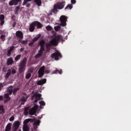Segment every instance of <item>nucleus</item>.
Here are the masks:
<instances>
[{
	"label": "nucleus",
	"instance_id": "6e6552de",
	"mask_svg": "<svg viewBox=\"0 0 131 131\" xmlns=\"http://www.w3.org/2000/svg\"><path fill=\"white\" fill-rule=\"evenodd\" d=\"M19 126H20V121H19L18 120L14 121L12 125V131L17 130Z\"/></svg>",
	"mask_w": 131,
	"mask_h": 131
},
{
	"label": "nucleus",
	"instance_id": "c03bdc74",
	"mask_svg": "<svg viewBox=\"0 0 131 131\" xmlns=\"http://www.w3.org/2000/svg\"><path fill=\"white\" fill-rule=\"evenodd\" d=\"M50 72H51V71L49 70H48V69H46V70H45V74H49Z\"/></svg>",
	"mask_w": 131,
	"mask_h": 131
},
{
	"label": "nucleus",
	"instance_id": "f8f14e48",
	"mask_svg": "<svg viewBox=\"0 0 131 131\" xmlns=\"http://www.w3.org/2000/svg\"><path fill=\"white\" fill-rule=\"evenodd\" d=\"M35 24L34 21L32 22L30 25V27H29V31L30 32H33L35 28Z\"/></svg>",
	"mask_w": 131,
	"mask_h": 131
},
{
	"label": "nucleus",
	"instance_id": "bf43d9fd",
	"mask_svg": "<svg viewBox=\"0 0 131 131\" xmlns=\"http://www.w3.org/2000/svg\"><path fill=\"white\" fill-rule=\"evenodd\" d=\"M13 88V86H10L9 87V89H10V88Z\"/></svg>",
	"mask_w": 131,
	"mask_h": 131
},
{
	"label": "nucleus",
	"instance_id": "7c9ffc66",
	"mask_svg": "<svg viewBox=\"0 0 131 131\" xmlns=\"http://www.w3.org/2000/svg\"><path fill=\"white\" fill-rule=\"evenodd\" d=\"M42 55V53L38 52V53L35 56V59L39 58V57H41Z\"/></svg>",
	"mask_w": 131,
	"mask_h": 131
},
{
	"label": "nucleus",
	"instance_id": "7ed1b4c3",
	"mask_svg": "<svg viewBox=\"0 0 131 131\" xmlns=\"http://www.w3.org/2000/svg\"><path fill=\"white\" fill-rule=\"evenodd\" d=\"M27 63V58L25 57L20 62L19 65L18 72L20 74H22L25 71V66Z\"/></svg>",
	"mask_w": 131,
	"mask_h": 131
},
{
	"label": "nucleus",
	"instance_id": "603ef678",
	"mask_svg": "<svg viewBox=\"0 0 131 131\" xmlns=\"http://www.w3.org/2000/svg\"><path fill=\"white\" fill-rule=\"evenodd\" d=\"M3 87H4L3 83H0V91H2V88H3Z\"/></svg>",
	"mask_w": 131,
	"mask_h": 131
},
{
	"label": "nucleus",
	"instance_id": "473e14b6",
	"mask_svg": "<svg viewBox=\"0 0 131 131\" xmlns=\"http://www.w3.org/2000/svg\"><path fill=\"white\" fill-rule=\"evenodd\" d=\"M19 10H20V7L18 6H17L15 9V15H18L19 13H18V12H19Z\"/></svg>",
	"mask_w": 131,
	"mask_h": 131
},
{
	"label": "nucleus",
	"instance_id": "09e8293b",
	"mask_svg": "<svg viewBox=\"0 0 131 131\" xmlns=\"http://www.w3.org/2000/svg\"><path fill=\"white\" fill-rule=\"evenodd\" d=\"M11 51L8 50V52H7V56L8 57H10L11 56Z\"/></svg>",
	"mask_w": 131,
	"mask_h": 131
},
{
	"label": "nucleus",
	"instance_id": "8fccbe9b",
	"mask_svg": "<svg viewBox=\"0 0 131 131\" xmlns=\"http://www.w3.org/2000/svg\"><path fill=\"white\" fill-rule=\"evenodd\" d=\"M34 44V42L33 41H32L31 42H30L29 43V46H32Z\"/></svg>",
	"mask_w": 131,
	"mask_h": 131
},
{
	"label": "nucleus",
	"instance_id": "f257e3e1",
	"mask_svg": "<svg viewBox=\"0 0 131 131\" xmlns=\"http://www.w3.org/2000/svg\"><path fill=\"white\" fill-rule=\"evenodd\" d=\"M62 40V37L61 35H57L53 38L50 42L46 43L45 46L46 47L47 51H50L51 48L53 46L56 47L58 45L60 41Z\"/></svg>",
	"mask_w": 131,
	"mask_h": 131
},
{
	"label": "nucleus",
	"instance_id": "39448f33",
	"mask_svg": "<svg viewBox=\"0 0 131 131\" xmlns=\"http://www.w3.org/2000/svg\"><path fill=\"white\" fill-rule=\"evenodd\" d=\"M61 57L62 55L59 52H55L51 55V58H54L55 60H58L59 58H61Z\"/></svg>",
	"mask_w": 131,
	"mask_h": 131
},
{
	"label": "nucleus",
	"instance_id": "393cba45",
	"mask_svg": "<svg viewBox=\"0 0 131 131\" xmlns=\"http://www.w3.org/2000/svg\"><path fill=\"white\" fill-rule=\"evenodd\" d=\"M34 1L35 4H36V5L38 6V7H40L42 4L41 0H34Z\"/></svg>",
	"mask_w": 131,
	"mask_h": 131
},
{
	"label": "nucleus",
	"instance_id": "2f4dec72",
	"mask_svg": "<svg viewBox=\"0 0 131 131\" xmlns=\"http://www.w3.org/2000/svg\"><path fill=\"white\" fill-rule=\"evenodd\" d=\"M40 36H41V35H38L37 37H34V38H33V39L32 40L33 42L34 43H35V42H36V41L39 39V38L40 37Z\"/></svg>",
	"mask_w": 131,
	"mask_h": 131
},
{
	"label": "nucleus",
	"instance_id": "f704fd0d",
	"mask_svg": "<svg viewBox=\"0 0 131 131\" xmlns=\"http://www.w3.org/2000/svg\"><path fill=\"white\" fill-rule=\"evenodd\" d=\"M73 8L72 5H68V6L65 8V10H71Z\"/></svg>",
	"mask_w": 131,
	"mask_h": 131
},
{
	"label": "nucleus",
	"instance_id": "aec40b11",
	"mask_svg": "<svg viewBox=\"0 0 131 131\" xmlns=\"http://www.w3.org/2000/svg\"><path fill=\"white\" fill-rule=\"evenodd\" d=\"M12 129V123H9L6 125L5 131H10Z\"/></svg>",
	"mask_w": 131,
	"mask_h": 131
},
{
	"label": "nucleus",
	"instance_id": "a19ab883",
	"mask_svg": "<svg viewBox=\"0 0 131 131\" xmlns=\"http://www.w3.org/2000/svg\"><path fill=\"white\" fill-rule=\"evenodd\" d=\"M60 29V27L59 26H57L54 27V29L56 31H58Z\"/></svg>",
	"mask_w": 131,
	"mask_h": 131
},
{
	"label": "nucleus",
	"instance_id": "5701e85b",
	"mask_svg": "<svg viewBox=\"0 0 131 131\" xmlns=\"http://www.w3.org/2000/svg\"><path fill=\"white\" fill-rule=\"evenodd\" d=\"M23 131H29L30 130V128L28 126V124H24L23 127Z\"/></svg>",
	"mask_w": 131,
	"mask_h": 131
},
{
	"label": "nucleus",
	"instance_id": "c9c22d12",
	"mask_svg": "<svg viewBox=\"0 0 131 131\" xmlns=\"http://www.w3.org/2000/svg\"><path fill=\"white\" fill-rule=\"evenodd\" d=\"M0 39L4 41L6 40V35L4 34L2 35L0 37Z\"/></svg>",
	"mask_w": 131,
	"mask_h": 131
},
{
	"label": "nucleus",
	"instance_id": "4468645a",
	"mask_svg": "<svg viewBox=\"0 0 131 131\" xmlns=\"http://www.w3.org/2000/svg\"><path fill=\"white\" fill-rule=\"evenodd\" d=\"M34 24L35 27H36L37 29H39L42 28V25L39 21H34Z\"/></svg>",
	"mask_w": 131,
	"mask_h": 131
},
{
	"label": "nucleus",
	"instance_id": "a878e982",
	"mask_svg": "<svg viewBox=\"0 0 131 131\" xmlns=\"http://www.w3.org/2000/svg\"><path fill=\"white\" fill-rule=\"evenodd\" d=\"M33 121L32 119H27L24 121V125H27L29 122Z\"/></svg>",
	"mask_w": 131,
	"mask_h": 131
},
{
	"label": "nucleus",
	"instance_id": "3c124183",
	"mask_svg": "<svg viewBox=\"0 0 131 131\" xmlns=\"http://www.w3.org/2000/svg\"><path fill=\"white\" fill-rule=\"evenodd\" d=\"M1 22V26H3L4 25V24H5V20H0Z\"/></svg>",
	"mask_w": 131,
	"mask_h": 131
},
{
	"label": "nucleus",
	"instance_id": "9b49d317",
	"mask_svg": "<svg viewBox=\"0 0 131 131\" xmlns=\"http://www.w3.org/2000/svg\"><path fill=\"white\" fill-rule=\"evenodd\" d=\"M21 1L22 0H11L9 3V5L10 6H17L19 3H21Z\"/></svg>",
	"mask_w": 131,
	"mask_h": 131
},
{
	"label": "nucleus",
	"instance_id": "a211bd4d",
	"mask_svg": "<svg viewBox=\"0 0 131 131\" xmlns=\"http://www.w3.org/2000/svg\"><path fill=\"white\" fill-rule=\"evenodd\" d=\"M35 96V98H36L38 100H41V95L40 94H34L33 96H32L31 100H33L34 97Z\"/></svg>",
	"mask_w": 131,
	"mask_h": 131
},
{
	"label": "nucleus",
	"instance_id": "13d9d810",
	"mask_svg": "<svg viewBox=\"0 0 131 131\" xmlns=\"http://www.w3.org/2000/svg\"><path fill=\"white\" fill-rule=\"evenodd\" d=\"M20 51L21 52H23L24 51V48H21L20 49Z\"/></svg>",
	"mask_w": 131,
	"mask_h": 131
},
{
	"label": "nucleus",
	"instance_id": "ea45409f",
	"mask_svg": "<svg viewBox=\"0 0 131 131\" xmlns=\"http://www.w3.org/2000/svg\"><path fill=\"white\" fill-rule=\"evenodd\" d=\"M46 29L47 31H51L52 30V28L50 26H48L46 27Z\"/></svg>",
	"mask_w": 131,
	"mask_h": 131
},
{
	"label": "nucleus",
	"instance_id": "37998d69",
	"mask_svg": "<svg viewBox=\"0 0 131 131\" xmlns=\"http://www.w3.org/2000/svg\"><path fill=\"white\" fill-rule=\"evenodd\" d=\"M8 92H9V93H8L9 95V96H10V95H11L13 93V89H9V90H8Z\"/></svg>",
	"mask_w": 131,
	"mask_h": 131
},
{
	"label": "nucleus",
	"instance_id": "a18cd8bd",
	"mask_svg": "<svg viewBox=\"0 0 131 131\" xmlns=\"http://www.w3.org/2000/svg\"><path fill=\"white\" fill-rule=\"evenodd\" d=\"M15 119V117L14 116H11L10 118H9V121L10 122H12L14 121V120Z\"/></svg>",
	"mask_w": 131,
	"mask_h": 131
},
{
	"label": "nucleus",
	"instance_id": "9d476101",
	"mask_svg": "<svg viewBox=\"0 0 131 131\" xmlns=\"http://www.w3.org/2000/svg\"><path fill=\"white\" fill-rule=\"evenodd\" d=\"M45 67L44 66L40 67V69H39V71H38L39 78H41L42 76H43L44 73H45Z\"/></svg>",
	"mask_w": 131,
	"mask_h": 131
},
{
	"label": "nucleus",
	"instance_id": "dca6fc26",
	"mask_svg": "<svg viewBox=\"0 0 131 131\" xmlns=\"http://www.w3.org/2000/svg\"><path fill=\"white\" fill-rule=\"evenodd\" d=\"M46 79H43L40 80H38L37 82L38 85H42L46 83Z\"/></svg>",
	"mask_w": 131,
	"mask_h": 131
},
{
	"label": "nucleus",
	"instance_id": "052dcab7",
	"mask_svg": "<svg viewBox=\"0 0 131 131\" xmlns=\"http://www.w3.org/2000/svg\"><path fill=\"white\" fill-rule=\"evenodd\" d=\"M18 131H22V130L21 129H19Z\"/></svg>",
	"mask_w": 131,
	"mask_h": 131
},
{
	"label": "nucleus",
	"instance_id": "680f3d73",
	"mask_svg": "<svg viewBox=\"0 0 131 131\" xmlns=\"http://www.w3.org/2000/svg\"><path fill=\"white\" fill-rule=\"evenodd\" d=\"M36 128H37V126H36Z\"/></svg>",
	"mask_w": 131,
	"mask_h": 131
},
{
	"label": "nucleus",
	"instance_id": "5fc2aeb1",
	"mask_svg": "<svg viewBox=\"0 0 131 131\" xmlns=\"http://www.w3.org/2000/svg\"><path fill=\"white\" fill-rule=\"evenodd\" d=\"M16 25H17V23L16 22H14L13 25H12V27L13 28H15V27L16 26Z\"/></svg>",
	"mask_w": 131,
	"mask_h": 131
},
{
	"label": "nucleus",
	"instance_id": "864d4df0",
	"mask_svg": "<svg viewBox=\"0 0 131 131\" xmlns=\"http://www.w3.org/2000/svg\"><path fill=\"white\" fill-rule=\"evenodd\" d=\"M71 3L73 5H74L75 4H76V1L75 0H71Z\"/></svg>",
	"mask_w": 131,
	"mask_h": 131
},
{
	"label": "nucleus",
	"instance_id": "f03ea898",
	"mask_svg": "<svg viewBox=\"0 0 131 131\" xmlns=\"http://www.w3.org/2000/svg\"><path fill=\"white\" fill-rule=\"evenodd\" d=\"M65 5L66 2L64 1L57 3V4L54 5L53 9H51V13H55V12H58L57 10H62V9H63Z\"/></svg>",
	"mask_w": 131,
	"mask_h": 131
},
{
	"label": "nucleus",
	"instance_id": "49530a36",
	"mask_svg": "<svg viewBox=\"0 0 131 131\" xmlns=\"http://www.w3.org/2000/svg\"><path fill=\"white\" fill-rule=\"evenodd\" d=\"M28 2L29 1L28 0H24L23 3V6H25V5H26Z\"/></svg>",
	"mask_w": 131,
	"mask_h": 131
},
{
	"label": "nucleus",
	"instance_id": "de8ad7c7",
	"mask_svg": "<svg viewBox=\"0 0 131 131\" xmlns=\"http://www.w3.org/2000/svg\"><path fill=\"white\" fill-rule=\"evenodd\" d=\"M11 74H13V75L15 74H16V70L15 69H13L11 71Z\"/></svg>",
	"mask_w": 131,
	"mask_h": 131
},
{
	"label": "nucleus",
	"instance_id": "6e6d98bb",
	"mask_svg": "<svg viewBox=\"0 0 131 131\" xmlns=\"http://www.w3.org/2000/svg\"><path fill=\"white\" fill-rule=\"evenodd\" d=\"M38 101H39V100L35 97V99L34 101V103H37L38 102Z\"/></svg>",
	"mask_w": 131,
	"mask_h": 131
},
{
	"label": "nucleus",
	"instance_id": "c85d7f7f",
	"mask_svg": "<svg viewBox=\"0 0 131 131\" xmlns=\"http://www.w3.org/2000/svg\"><path fill=\"white\" fill-rule=\"evenodd\" d=\"M21 59V54L17 55L15 57V61L16 62H18V61L20 60Z\"/></svg>",
	"mask_w": 131,
	"mask_h": 131
},
{
	"label": "nucleus",
	"instance_id": "72a5a7b5",
	"mask_svg": "<svg viewBox=\"0 0 131 131\" xmlns=\"http://www.w3.org/2000/svg\"><path fill=\"white\" fill-rule=\"evenodd\" d=\"M19 91V88H15L13 90H12L13 94L16 95L17 92Z\"/></svg>",
	"mask_w": 131,
	"mask_h": 131
},
{
	"label": "nucleus",
	"instance_id": "b1692460",
	"mask_svg": "<svg viewBox=\"0 0 131 131\" xmlns=\"http://www.w3.org/2000/svg\"><path fill=\"white\" fill-rule=\"evenodd\" d=\"M62 71L61 69H60V70H56L53 71L54 74H59L61 75V74H62Z\"/></svg>",
	"mask_w": 131,
	"mask_h": 131
},
{
	"label": "nucleus",
	"instance_id": "6ab92c4d",
	"mask_svg": "<svg viewBox=\"0 0 131 131\" xmlns=\"http://www.w3.org/2000/svg\"><path fill=\"white\" fill-rule=\"evenodd\" d=\"M29 110H30V107L29 106H27V107H25L24 114L25 116H28V114H29Z\"/></svg>",
	"mask_w": 131,
	"mask_h": 131
},
{
	"label": "nucleus",
	"instance_id": "f3484780",
	"mask_svg": "<svg viewBox=\"0 0 131 131\" xmlns=\"http://www.w3.org/2000/svg\"><path fill=\"white\" fill-rule=\"evenodd\" d=\"M13 63H14V60H13V58H12L11 57L8 58L7 59L8 66H12V64Z\"/></svg>",
	"mask_w": 131,
	"mask_h": 131
},
{
	"label": "nucleus",
	"instance_id": "cd10ccee",
	"mask_svg": "<svg viewBox=\"0 0 131 131\" xmlns=\"http://www.w3.org/2000/svg\"><path fill=\"white\" fill-rule=\"evenodd\" d=\"M40 123V121L39 120H36V121H34V124H33L34 129H35V126L36 125H38V126L39 125Z\"/></svg>",
	"mask_w": 131,
	"mask_h": 131
},
{
	"label": "nucleus",
	"instance_id": "bb28decb",
	"mask_svg": "<svg viewBox=\"0 0 131 131\" xmlns=\"http://www.w3.org/2000/svg\"><path fill=\"white\" fill-rule=\"evenodd\" d=\"M18 42L19 43H21V44H23V45H27V43H28V40H18Z\"/></svg>",
	"mask_w": 131,
	"mask_h": 131
},
{
	"label": "nucleus",
	"instance_id": "4d7b16f0",
	"mask_svg": "<svg viewBox=\"0 0 131 131\" xmlns=\"http://www.w3.org/2000/svg\"><path fill=\"white\" fill-rule=\"evenodd\" d=\"M30 3H28L26 5L27 8H29V7H30Z\"/></svg>",
	"mask_w": 131,
	"mask_h": 131
},
{
	"label": "nucleus",
	"instance_id": "ddd939ff",
	"mask_svg": "<svg viewBox=\"0 0 131 131\" xmlns=\"http://www.w3.org/2000/svg\"><path fill=\"white\" fill-rule=\"evenodd\" d=\"M4 99H6L4 100V103H7L8 102L11 100V97H10V95L8 93H5L4 94Z\"/></svg>",
	"mask_w": 131,
	"mask_h": 131
},
{
	"label": "nucleus",
	"instance_id": "2eb2a0df",
	"mask_svg": "<svg viewBox=\"0 0 131 131\" xmlns=\"http://www.w3.org/2000/svg\"><path fill=\"white\" fill-rule=\"evenodd\" d=\"M27 99H28V96H23L20 99L21 104L24 105L26 101H27Z\"/></svg>",
	"mask_w": 131,
	"mask_h": 131
},
{
	"label": "nucleus",
	"instance_id": "4be33fe9",
	"mask_svg": "<svg viewBox=\"0 0 131 131\" xmlns=\"http://www.w3.org/2000/svg\"><path fill=\"white\" fill-rule=\"evenodd\" d=\"M6 112L3 105H0V115H4Z\"/></svg>",
	"mask_w": 131,
	"mask_h": 131
},
{
	"label": "nucleus",
	"instance_id": "0eeeda50",
	"mask_svg": "<svg viewBox=\"0 0 131 131\" xmlns=\"http://www.w3.org/2000/svg\"><path fill=\"white\" fill-rule=\"evenodd\" d=\"M60 26L62 27L66 26L67 24L66 22L67 21V17L64 15L61 16L60 18Z\"/></svg>",
	"mask_w": 131,
	"mask_h": 131
},
{
	"label": "nucleus",
	"instance_id": "20e7f679",
	"mask_svg": "<svg viewBox=\"0 0 131 131\" xmlns=\"http://www.w3.org/2000/svg\"><path fill=\"white\" fill-rule=\"evenodd\" d=\"M46 43V41L43 40H40L39 43L38 45L39 46H40V50H39V52L43 54V52L45 51V45Z\"/></svg>",
	"mask_w": 131,
	"mask_h": 131
},
{
	"label": "nucleus",
	"instance_id": "c756f323",
	"mask_svg": "<svg viewBox=\"0 0 131 131\" xmlns=\"http://www.w3.org/2000/svg\"><path fill=\"white\" fill-rule=\"evenodd\" d=\"M42 55V53L38 52V53L35 56V59L39 58V57H41Z\"/></svg>",
	"mask_w": 131,
	"mask_h": 131
},
{
	"label": "nucleus",
	"instance_id": "58836bf2",
	"mask_svg": "<svg viewBox=\"0 0 131 131\" xmlns=\"http://www.w3.org/2000/svg\"><path fill=\"white\" fill-rule=\"evenodd\" d=\"M5 20V15L4 14L0 15V20Z\"/></svg>",
	"mask_w": 131,
	"mask_h": 131
},
{
	"label": "nucleus",
	"instance_id": "4c0bfd02",
	"mask_svg": "<svg viewBox=\"0 0 131 131\" xmlns=\"http://www.w3.org/2000/svg\"><path fill=\"white\" fill-rule=\"evenodd\" d=\"M39 103L40 104V105L41 106H45V105H46V103H45V101H43V100L40 101L39 102Z\"/></svg>",
	"mask_w": 131,
	"mask_h": 131
},
{
	"label": "nucleus",
	"instance_id": "1a4fd4ad",
	"mask_svg": "<svg viewBox=\"0 0 131 131\" xmlns=\"http://www.w3.org/2000/svg\"><path fill=\"white\" fill-rule=\"evenodd\" d=\"M16 36L17 38L18 41H21L23 39V32L21 31H17L16 32Z\"/></svg>",
	"mask_w": 131,
	"mask_h": 131
},
{
	"label": "nucleus",
	"instance_id": "79ce46f5",
	"mask_svg": "<svg viewBox=\"0 0 131 131\" xmlns=\"http://www.w3.org/2000/svg\"><path fill=\"white\" fill-rule=\"evenodd\" d=\"M14 49H15V46H11L10 49L8 50L12 52L13 51H14Z\"/></svg>",
	"mask_w": 131,
	"mask_h": 131
},
{
	"label": "nucleus",
	"instance_id": "412c9836",
	"mask_svg": "<svg viewBox=\"0 0 131 131\" xmlns=\"http://www.w3.org/2000/svg\"><path fill=\"white\" fill-rule=\"evenodd\" d=\"M11 69H8L7 70V73H6V74L5 75V79H7L9 78V77H10V76H11Z\"/></svg>",
	"mask_w": 131,
	"mask_h": 131
},
{
	"label": "nucleus",
	"instance_id": "423d86ee",
	"mask_svg": "<svg viewBox=\"0 0 131 131\" xmlns=\"http://www.w3.org/2000/svg\"><path fill=\"white\" fill-rule=\"evenodd\" d=\"M38 106L37 105L35 104L33 107L30 109L29 111V114L31 116H33L36 113V111L38 109Z\"/></svg>",
	"mask_w": 131,
	"mask_h": 131
},
{
	"label": "nucleus",
	"instance_id": "e433bc0d",
	"mask_svg": "<svg viewBox=\"0 0 131 131\" xmlns=\"http://www.w3.org/2000/svg\"><path fill=\"white\" fill-rule=\"evenodd\" d=\"M31 73H27V74H26V79H30V78L31 77Z\"/></svg>",
	"mask_w": 131,
	"mask_h": 131
}]
</instances>
